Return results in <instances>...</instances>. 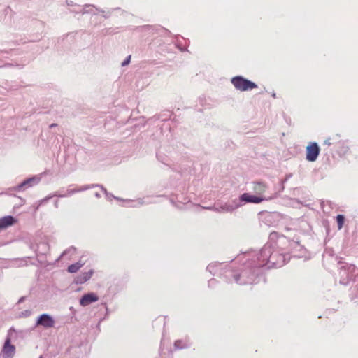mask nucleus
<instances>
[{
  "label": "nucleus",
  "mask_w": 358,
  "mask_h": 358,
  "mask_svg": "<svg viewBox=\"0 0 358 358\" xmlns=\"http://www.w3.org/2000/svg\"><path fill=\"white\" fill-rule=\"evenodd\" d=\"M231 83L234 87L240 91L250 90L257 88V85L251 82V80L245 79L241 76H236L231 79Z\"/></svg>",
  "instance_id": "f257e3e1"
},
{
  "label": "nucleus",
  "mask_w": 358,
  "mask_h": 358,
  "mask_svg": "<svg viewBox=\"0 0 358 358\" xmlns=\"http://www.w3.org/2000/svg\"><path fill=\"white\" fill-rule=\"evenodd\" d=\"M320 153V148L316 143H310L306 149V159L309 162H315Z\"/></svg>",
  "instance_id": "f03ea898"
},
{
  "label": "nucleus",
  "mask_w": 358,
  "mask_h": 358,
  "mask_svg": "<svg viewBox=\"0 0 358 358\" xmlns=\"http://www.w3.org/2000/svg\"><path fill=\"white\" fill-rule=\"evenodd\" d=\"M10 338H8L1 350V355L3 358H11L15 352V347L10 343Z\"/></svg>",
  "instance_id": "7ed1b4c3"
},
{
  "label": "nucleus",
  "mask_w": 358,
  "mask_h": 358,
  "mask_svg": "<svg viewBox=\"0 0 358 358\" xmlns=\"http://www.w3.org/2000/svg\"><path fill=\"white\" fill-rule=\"evenodd\" d=\"M55 324V320L48 314H42L37 320L36 324L42 325L45 328H52Z\"/></svg>",
  "instance_id": "20e7f679"
},
{
  "label": "nucleus",
  "mask_w": 358,
  "mask_h": 358,
  "mask_svg": "<svg viewBox=\"0 0 358 358\" xmlns=\"http://www.w3.org/2000/svg\"><path fill=\"white\" fill-rule=\"evenodd\" d=\"M264 199V196H252L248 193H243L240 196V200L245 203H259Z\"/></svg>",
  "instance_id": "39448f33"
},
{
  "label": "nucleus",
  "mask_w": 358,
  "mask_h": 358,
  "mask_svg": "<svg viewBox=\"0 0 358 358\" xmlns=\"http://www.w3.org/2000/svg\"><path fill=\"white\" fill-rule=\"evenodd\" d=\"M268 185L264 182H253V191L257 196H263L264 193L266 192Z\"/></svg>",
  "instance_id": "423d86ee"
},
{
  "label": "nucleus",
  "mask_w": 358,
  "mask_h": 358,
  "mask_svg": "<svg viewBox=\"0 0 358 358\" xmlns=\"http://www.w3.org/2000/svg\"><path fill=\"white\" fill-rule=\"evenodd\" d=\"M98 301V296L95 294H87L83 296L80 301L82 306H87L88 304Z\"/></svg>",
  "instance_id": "0eeeda50"
},
{
  "label": "nucleus",
  "mask_w": 358,
  "mask_h": 358,
  "mask_svg": "<svg viewBox=\"0 0 358 358\" xmlns=\"http://www.w3.org/2000/svg\"><path fill=\"white\" fill-rule=\"evenodd\" d=\"M17 220L12 215L2 217L0 219V229L7 228L15 224Z\"/></svg>",
  "instance_id": "6e6552de"
},
{
  "label": "nucleus",
  "mask_w": 358,
  "mask_h": 358,
  "mask_svg": "<svg viewBox=\"0 0 358 358\" xmlns=\"http://www.w3.org/2000/svg\"><path fill=\"white\" fill-rule=\"evenodd\" d=\"M93 275V271L90 270L83 273L77 277L76 282L79 284H83V282L87 281Z\"/></svg>",
  "instance_id": "1a4fd4ad"
},
{
  "label": "nucleus",
  "mask_w": 358,
  "mask_h": 358,
  "mask_svg": "<svg viewBox=\"0 0 358 358\" xmlns=\"http://www.w3.org/2000/svg\"><path fill=\"white\" fill-rule=\"evenodd\" d=\"M83 266V264H81L80 262L71 264L69 266L68 271L70 273H75V272H77L78 271H79L80 268H81Z\"/></svg>",
  "instance_id": "9d476101"
},
{
  "label": "nucleus",
  "mask_w": 358,
  "mask_h": 358,
  "mask_svg": "<svg viewBox=\"0 0 358 358\" xmlns=\"http://www.w3.org/2000/svg\"><path fill=\"white\" fill-rule=\"evenodd\" d=\"M36 182V180L35 178H28L27 180H25L23 182H22L20 185L19 187L20 189H22L24 187H31V186H32V184Z\"/></svg>",
  "instance_id": "9b49d317"
},
{
  "label": "nucleus",
  "mask_w": 358,
  "mask_h": 358,
  "mask_svg": "<svg viewBox=\"0 0 358 358\" xmlns=\"http://www.w3.org/2000/svg\"><path fill=\"white\" fill-rule=\"evenodd\" d=\"M336 220L338 224V229L341 230L345 223V217L343 215H338Z\"/></svg>",
  "instance_id": "f8f14e48"
},
{
  "label": "nucleus",
  "mask_w": 358,
  "mask_h": 358,
  "mask_svg": "<svg viewBox=\"0 0 358 358\" xmlns=\"http://www.w3.org/2000/svg\"><path fill=\"white\" fill-rule=\"evenodd\" d=\"M338 138H339V136H338V134H336L333 138H329L325 139L324 144L330 145L331 144L338 143L339 142V141H338Z\"/></svg>",
  "instance_id": "ddd939ff"
},
{
  "label": "nucleus",
  "mask_w": 358,
  "mask_h": 358,
  "mask_svg": "<svg viewBox=\"0 0 358 358\" xmlns=\"http://www.w3.org/2000/svg\"><path fill=\"white\" fill-rule=\"evenodd\" d=\"M131 61V56H129L128 57L126 58L125 61H124L122 63V65L123 66H124V65H127Z\"/></svg>",
  "instance_id": "4468645a"
},
{
  "label": "nucleus",
  "mask_w": 358,
  "mask_h": 358,
  "mask_svg": "<svg viewBox=\"0 0 358 358\" xmlns=\"http://www.w3.org/2000/svg\"><path fill=\"white\" fill-rule=\"evenodd\" d=\"M56 125H57V124H56L55 123H53V124H50V128H52V127H56Z\"/></svg>",
  "instance_id": "2eb2a0df"
},
{
  "label": "nucleus",
  "mask_w": 358,
  "mask_h": 358,
  "mask_svg": "<svg viewBox=\"0 0 358 358\" xmlns=\"http://www.w3.org/2000/svg\"><path fill=\"white\" fill-rule=\"evenodd\" d=\"M40 358H42V357H40Z\"/></svg>",
  "instance_id": "dca6fc26"
}]
</instances>
